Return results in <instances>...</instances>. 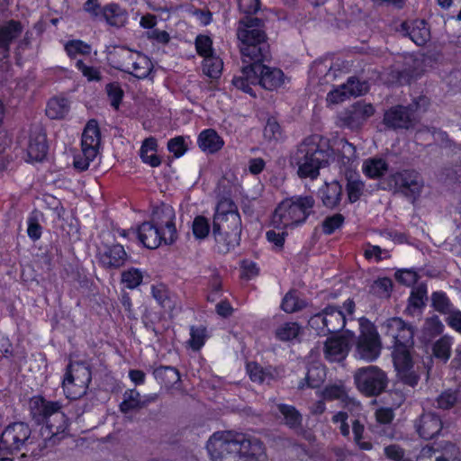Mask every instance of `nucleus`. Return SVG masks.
<instances>
[{
	"label": "nucleus",
	"instance_id": "obj_1",
	"mask_svg": "<svg viewBox=\"0 0 461 461\" xmlns=\"http://www.w3.org/2000/svg\"><path fill=\"white\" fill-rule=\"evenodd\" d=\"M357 158L355 147L344 139L329 140L321 135L305 138L291 158V164L297 167L301 178L315 179L320 170L331 163L339 167L351 166Z\"/></svg>",
	"mask_w": 461,
	"mask_h": 461
},
{
	"label": "nucleus",
	"instance_id": "obj_2",
	"mask_svg": "<svg viewBox=\"0 0 461 461\" xmlns=\"http://www.w3.org/2000/svg\"><path fill=\"white\" fill-rule=\"evenodd\" d=\"M237 36L240 41L242 56L255 61V69L258 75V85L267 90H275L288 81L281 69L266 66L261 62L268 55V45L260 20L247 18L241 21Z\"/></svg>",
	"mask_w": 461,
	"mask_h": 461
},
{
	"label": "nucleus",
	"instance_id": "obj_3",
	"mask_svg": "<svg viewBox=\"0 0 461 461\" xmlns=\"http://www.w3.org/2000/svg\"><path fill=\"white\" fill-rule=\"evenodd\" d=\"M212 461H265L263 444L257 438L230 431L213 433L206 443Z\"/></svg>",
	"mask_w": 461,
	"mask_h": 461
},
{
	"label": "nucleus",
	"instance_id": "obj_4",
	"mask_svg": "<svg viewBox=\"0 0 461 461\" xmlns=\"http://www.w3.org/2000/svg\"><path fill=\"white\" fill-rule=\"evenodd\" d=\"M176 213L167 204L155 208L150 220L138 228V237L148 249H154L162 244L169 245L177 239Z\"/></svg>",
	"mask_w": 461,
	"mask_h": 461
},
{
	"label": "nucleus",
	"instance_id": "obj_5",
	"mask_svg": "<svg viewBox=\"0 0 461 461\" xmlns=\"http://www.w3.org/2000/svg\"><path fill=\"white\" fill-rule=\"evenodd\" d=\"M212 233L220 252L226 253L239 245L241 219L237 206L230 199H222L216 205Z\"/></svg>",
	"mask_w": 461,
	"mask_h": 461
},
{
	"label": "nucleus",
	"instance_id": "obj_6",
	"mask_svg": "<svg viewBox=\"0 0 461 461\" xmlns=\"http://www.w3.org/2000/svg\"><path fill=\"white\" fill-rule=\"evenodd\" d=\"M314 205L312 196H294L282 201L271 220L275 229H294L303 224Z\"/></svg>",
	"mask_w": 461,
	"mask_h": 461
},
{
	"label": "nucleus",
	"instance_id": "obj_7",
	"mask_svg": "<svg viewBox=\"0 0 461 461\" xmlns=\"http://www.w3.org/2000/svg\"><path fill=\"white\" fill-rule=\"evenodd\" d=\"M359 322V335L355 344L354 355L366 362L375 361L381 354L382 342L375 325L365 318Z\"/></svg>",
	"mask_w": 461,
	"mask_h": 461
},
{
	"label": "nucleus",
	"instance_id": "obj_8",
	"mask_svg": "<svg viewBox=\"0 0 461 461\" xmlns=\"http://www.w3.org/2000/svg\"><path fill=\"white\" fill-rule=\"evenodd\" d=\"M91 380V373L82 363H71L62 382L67 398L76 400L83 396Z\"/></svg>",
	"mask_w": 461,
	"mask_h": 461
},
{
	"label": "nucleus",
	"instance_id": "obj_9",
	"mask_svg": "<svg viewBox=\"0 0 461 461\" xmlns=\"http://www.w3.org/2000/svg\"><path fill=\"white\" fill-rule=\"evenodd\" d=\"M354 381L358 391L366 396L380 394L387 385L384 372L375 366L357 369L354 374Z\"/></svg>",
	"mask_w": 461,
	"mask_h": 461
},
{
	"label": "nucleus",
	"instance_id": "obj_10",
	"mask_svg": "<svg viewBox=\"0 0 461 461\" xmlns=\"http://www.w3.org/2000/svg\"><path fill=\"white\" fill-rule=\"evenodd\" d=\"M33 439L31 438V429L23 422H15L9 425L2 433L0 449L6 452L31 450Z\"/></svg>",
	"mask_w": 461,
	"mask_h": 461
},
{
	"label": "nucleus",
	"instance_id": "obj_11",
	"mask_svg": "<svg viewBox=\"0 0 461 461\" xmlns=\"http://www.w3.org/2000/svg\"><path fill=\"white\" fill-rule=\"evenodd\" d=\"M389 185L415 198L420 194L423 183L417 172L402 170L390 176Z\"/></svg>",
	"mask_w": 461,
	"mask_h": 461
},
{
	"label": "nucleus",
	"instance_id": "obj_12",
	"mask_svg": "<svg viewBox=\"0 0 461 461\" xmlns=\"http://www.w3.org/2000/svg\"><path fill=\"white\" fill-rule=\"evenodd\" d=\"M68 422L66 415L59 411L52 412L41 429V435L45 445H54L67 435Z\"/></svg>",
	"mask_w": 461,
	"mask_h": 461
},
{
	"label": "nucleus",
	"instance_id": "obj_13",
	"mask_svg": "<svg viewBox=\"0 0 461 461\" xmlns=\"http://www.w3.org/2000/svg\"><path fill=\"white\" fill-rule=\"evenodd\" d=\"M354 311L355 303L351 299H348L343 303V310L334 306L326 307L322 312L327 331L336 332L342 330L346 321L353 315Z\"/></svg>",
	"mask_w": 461,
	"mask_h": 461
},
{
	"label": "nucleus",
	"instance_id": "obj_14",
	"mask_svg": "<svg viewBox=\"0 0 461 461\" xmlns=\"http://www.w3.org/2000/svg\"><path fill=\"white\" fill-rule=\"evenodd\" d=\"M383 328L384 329V335L391 339L393 348L412 344L413 330L402 319H388L384 323Z\"/></svg>",
	"mask_w": 461,
	"mask_h": 461
},
{
	"label": "nucleus",
	"instance_id": "obj_15",
	"mask_svg": "<svg viewBox=\"0 0 461 461\" xmlns=\"http://www.w3.org/2000/svg\"><path fill=\"white\" fill-rule=\"evenodd\" d=\"M410 346L393 348V359L398 376L406 384L413 386L418 377L412 370V361L409 352Z\"/></svg>",
	"mask_w": 461,
	"mask_h": 461
},
{
	"label": "nucleus",
	"instance_id": "obj_16",
	"mask_svg": "<svg viewBox=\"0 0 461 461\" xmlns=\"http://www.w3.org/2000/svg\"><path fill=\"white\" fill-rule=\"evenodd\" d=\"M368 91V86L366 82H360L355 77H350L346 84L339 86L329 92L327 95L328 104H338L350 96L364 95Z\"/></svg>",
	"mask_w": 461,
	"mask_h": 461
},
{
	"label": "nucleus",
	"instance_id": "obj_17",
	"mask_svg": "<svg viewBox=\"0 0 461 461\" xmlns=\"http://www.w3.org/2000/svg\"><path fill=\"white\" fill-rule=\"evenodd\" d=\"M124 59V70L137 78L148 77L153 69L151 60L146 55L138 51H127Z\"/></svg>",
	"mask_w": 461,
	"mask_h": 461
},
{
	"label": "nucleus",
	"instance_id": "obj_18",
	"mask_svg": "<svg viewBox=\"0 0 461 461\" xmlns=\"http://www.w3.org/2000/svg\"><path fill=\"white\" fill-rule=\"evenodd\" d=\"M127 253L122 245L104 246L99 249L98 260L105 268H118L127 260Z\"/></svg>",
	"mask_w": 461,
	"mask_h": 461
},
{
	"label": "nucleus",
	"instance_id": "obj_19",
	"mask_svg": "<svg viewBox=\"0 0 461 461\" xmlns=\"http://www.w3.org/2000/svg\"><path fill=\"white\" fill-rule=\"evenodd\" d=\"M345 337L329 339L324 347L325 357L330 362H340L346 358L348 353V339H352L354 334L350 331L346 332Z\"/></svg>",
	"mask_w": 461,
	"mask_h": 461
},
{
	"label": "nucleus",
	"instance_id": "obj_20",
	"mask_svg": "<svg viewBox=\"0 0 461 461\" xmlns=\"http://www.w3.org/2000/svg\"><path fill=\"white\" fill-rule=\"evenodd\" d=\"M100 131L95 121H89L82 133V151L86 152L89 157H96L100 146Z\"/></svg>",
	"mask_w": 461,
	"mask_h": 461
},
{
	"label": "nucleus",
	"instance_id": "obj_21",
	"mask_svg": "<svg viewBox=\"0 0 461 461\" xmlns=\"http://www.w3.org/2000/svg\"><path fill=\"white\" fill-rule=\"evenodd\" d=\"M414 120L411 108L397 106L388 110L384 114V123L393 128H409Z\"/></svg>",
	"mask_w": 461,
	"mask_h": 461
},
{
	"label": "nucleus",
	"instance_id": "obj_22",
	"mask_svg": "<svg viewBox=\"0 0 461 461\" xmlns=\"http://www.w3.org/2000/svg\"><path fill=\"white\" fill-rule=\"evenodd\" d=\"M417 431L424 439H430L437 436L442 429L441 419L435 413H424L420 418Z\"/></svg>",
	"mask_w": 461,
	"mask_h": 461
},
{
	"label": "nucleus",
	"instance_id": "obj_23",
	"mask_svg": "<svg viewBox=\"0 0 461 461\" xmlns=\"http://www.w3.org/2000/svg\"><path fill=\"white\" fill-rule=\"evenodd\" d=\"M157 398L158 395L155 393L141 396L138 391L129 390L123 395L120 409L122 412L127 413L143 408L147 404L155 402Z\"/></svg>",
	"mask_w": 461,
	"mask_h": 461
},
{
	"label": "nucleus",
	"instance_id": "obj_24",
	"mask_svg": "<svg viewBox=\"0 0 461 461\" xmlns=\"http://www.w3.org/2000/svg\"><path fill=\"white\" fill-rule=\"evenodd\" d=\"M258 75L255 69V61H252L251 65L242 68L240 75L233 78L232 84L236 88L254 95L252 86L258 85Z\"/></svg>",
	"mask_w": 461,
	"mask_h": 461
},
{
	"label": "nucleus",
	"instance_id": "obj_25",
	"mask_svg": "<svg viewBox=\"0 0 461 461\" xmlns=\"http://www.w3.org/2000/svg\"><path fill=\"white\" fill-rule=\"evenodd\" d=\"M199 148L206 153H215L224 146L222 138L212 129L201 131L197 139Z\"/></svg>",
	"mask_w": 461,
	"mask_h": 461
},
{
	"label": "nucleus",
	"instance_id": "obj_26",
	"mask_svg": "<svg viewBox=\"0 0 461 461\" xmlns=\"http://www.w3.org/2000/svg\"><path fill=\"white\" fill-rule=\"evenodd\" d=\"M108 24L120 27L126 23L128 14L126 10L122 8L118 4H108L102 8V16Z\"/></svg>",
	"mask_w": 461,
	"mask_h": 461
},
{
	"label": "nucleus",
	"instance_id": "obj_27",
	"mask_svg": "<svg viewBox=\"0 0 461 461\" xmlns=\"http://www.w3.org/2000/svg\"><path fill=\"white\" fill-rule=\"evenodd\" d=\"M22 32V26L18 22L10 21L0 27V53L8 50L9 44Z\"/></svg>",
	"mask_w": 461,
	"mask_h": 461
},
{
	"label": "nucleus",
	"instance_id": "obj_28",
	"mask_svg": "<svg viewBox=\"0 0 461 461\" xmlns=\"http://www.w3.org/2000/svg\"><path fill=\"white\" fill-rule=\"evenodd\" d=\"M454 448V446L449 443H446L441 449L426 446L420 450L417 461H447L448 454Z\"/></svg>",
	"mask_w": 461,
	"mask_h": 461
},
{
	"label": "nucleus",
	"instance_id": "obj_29",
	"mask_svg": "<svg viewBox=\"0 0 461 461\" xmlns=\"http://www.w3.org/2000/svg\"><path fill=\"white\" fill-rule=\"evenodd\" d=\"M342 186L338 181L326 184L321 190L320 194L322 203L329 208L337 206L340 201Z\"/></svg>",
	"mask_w": 461,
	"mask_h": 461
},
{
	"label": "nucleus",
	"instance_id": "obj_30",
	"mask_svg": "<svg viewBox=\"0 0 461 461\" xmlns=\"http://www.w3.org/2000/svg\"><path fill=\"white\" fill-rule=\"evenodd\" d=\"M30 409L34 417L47 418L59 410L60 406L58 402H46L41 396H34L30 401Z\"/></svg>",
	"mask_w": 461,
	"mask_h": 461
},
{
	"label": "nucleus",
	"instance_id": "obj_31",
	"mask_svg": "<svg viewBox=\"0 0 461 461\" xmlns=\"http://www.w3.org/2000/svg\"><path fill=\"white\" fill-rule=\"evenodd\" d=\"M28 157L32 161H41L47 154L46 138L43 134L39 133L31 137L27 148Z\"/></svg>",
	"mask_w": 461,
	"mask_h": 461
},
{
	"label": "nucleus",
	"instance_id": "obj_32",
	"mask_svg": "<svg viewBox=\"0 0 461 461\" xmlns=\"http://www.w3.org/2000/svg\"><path fill=\"white\" fill-rule=\"evenodd\" d=\"M153 375L167 389L174 388L180 382L179 372L174 367L160 366L154 370Z\"/></svg>",
	"mask_w": 461,
	"mask_h": 461
},
{
	"label": "nucleus",
	"instance_id": "obj_33",
	"mask_svg": "<svg viewBox=\"0 0 461 461\" xmlns=\"http://www.w3.org/2000/svg\"><path fill=\"white\" fill-rule=\"evenodd\" d=\"M157 140L154 138L146 139L140 149V155L142 161L151 167H158L161 163L157 156Z\"/></svg>",
	"mask_w": 461,
	"mask_h": 461
},
{
	"label": "nucleus",
	"instance_id": "obj_34",
	"mask_svg": "<svg viewBox=\"0 0 461 461\" xmlns=\"http://www.w3.org/2000/svg\"><path fill=\"white\" fill-rule=\"evenodd\" d=\"M273 411H277L280 414L279 418H282L285 424L290 428H296L302 422V416L294 406L278 403Z\"/></svg>",
	"mask_w": 461,
	"mask_h": 461
},
{
	"label": "nucleus",
	"instance_id": "obj_35",
	"mask_svg": "<svg viewBox=\"0 0 461 461\" xmlns=\"http://www.w3.org/2000/svg\"><path fill=\"white\" fill-rule=\"evenodd\" d=\"M69 111L68 100L62 97H55L49 101L46 114L50 119H61Z\"/></svg>",
	"mask_w": 461,
	"mask_h": 461
},
{
	"label": "nucleus",
	"instance_id": "obj_36",
	"mask_svg": "<svg viewBox=\"0 0 461 461\" xmlns=\"http://www.w3.org/2000/svg\"><path fill=\"white\" fill-rule=\"evenodd\" d=\"M409 35L414 43L422 46L429 40L430 32L423 20H416L411 23Z\"/></svg>",
	"mask_w": 461,
	"mask_h": 461
},
{
	"label": "nucleus",
	"instance_id": "obj_37",
	"mask_svg": "<svg viewBox=\"0 0 461 461\" xmlns=\"http://www.w3.org/2000/svg\"><path fill=\"white\" fill-rule=\"evenodd\" d=\"M374 113L375 109L372 104L361 102L357 103L352 107L351 115L348 117L347 123L353 126L366 120L372 116Z\"/></svg>",
	"mask_w": 461,
	"mask_h": 461
},
{
	"label": "nucleus",
	"instance_id": "obj_38",
	"mask_svg": "<svg viewBox=\"0 0 461 461\" xmlns=\"http://www.w3.org/2000/svg\"><path fill=\"white\" fill-rule=\"evenodd\" d=\"M362 170L366 176L377 178L387 170V164L383 158H368L364 161Z\"/></svg>",
	"mask_w": 461,
	"mask_h": 461
},
{
	"label": "nucleus",
	"instance_id": "obj_39",
	"mask_svg": "<svg viewBox=\"0 0 461 461\" xmlns=\"http://www.w3.org/2000/svg\"><path fill=\"white\" fill-rule=\"evenodd\" d=\"M222 68V59L216 53L203 59V71L207 77L211 78L220 77Z\"/></svg>",
	"mask_w": 461,
	"mask_h": 461
},
{
	"label": "nucleus",
	"instance_id": "obj_40",
	"mask_svg": "<svg viewBox=\"0 0 461 461\" xmlns=\"http://www.w3.org/2000/svg\"><path fill=\"white\" fill-rule=\"evenodd\" d=\"M247 373L249 378L256 383L261 384L269 382L273 378L272 368H263L257 363H248Z\"/></svg>",
	"mask_w": 461,
	"mask_h": 461
},
{
	"label": "nucleus",
	"instance_id": "obj_41",
	"mask_svg": "<svg viewBox=\"0 0 461 461\" xmlns=\"http://www.w3.org/2000/svg\"><path fill=\"white\" fill-rule=\"evenodd\" d=\"M301 330L302 327L297 322H286L276 329V336L282 341H289L296 339Z\"/></svg>",
	"mask_w": 461,
	"mask_h": 461
},
{
	"label": "nucleus",
	"instance_id": "obj_42",
	"mask_svg": "<svg viewBox=\"0 0 461 461\" xmlns=\"http://www.w3.org/2000/svg\"><path fill=\"white\" fill-rule=\"evenodd\" d=\"M306 304V302L300 299L295 292L291 291L285 295L281 307L285 312L293 313L303 309Z\"/></svg>",
	"mask_w": 461,
	"mask_h": 461
},
{
	"label": "nucleus",
	"instance_id": "obj_43",
	"mask_svg": "<svg viewBox=\"0 0 461 461\" xmlns=\"http://www.w3.org/2000/svg\"><path fill=\"white\" fill-rule=\"evenodd\" d=\"M152 295L156 301L167 312H171L175 307L174 300L169 296L167 288L162 285L152 286Z\"/></svg>",
	"mask_w": 461,
	"mask_h": 461
},
{
	"label": "nucleus",
	"instance_id": "obj_44",
	"mask_svg": "<svg viewBox=\"0 0 461 461\" xmlns=\"http://www.w3.org/2000/svg\"><path fill=\"white\" fill-rule=\"evenodd\" d=\"M211 231V224L208 218L198 215L194 217L192 223V232L195 239L204 240Z\"/></svg>",
	"mask_w": 461,
	"mask_h": 461
},
{
	"label": "nucleus",
	"instance_id": "obj_45",
	"mask_svg": "<svg viewBox=\"0 0 461 461\" xmlns=\"http://www.w3.org/2000/svg\"><path fill=\"white\" fill-rule=\"evenodd\" d=\"M326 371L321 364H314L309 367L306 382L310 387H318L325 379Z\"/></svg>",
	"mask_w": 461,
	"mask_h": 461
},
{
	"label": "nucleus",
	"instance_id": "obj_46",
	"mask_svg": "<svg viewBox=\"0 0 461 461\" xmlns=\"http://www.w3.org/2000/svg\"><path fill=\"white\" fill-rule=\"evenodd\" d=\"M431 303L436 311L446 315L454 310L449 299L443 292H434L431 294Z\"/></svg>",
	"mask_w": 461,
	"mask_h": 461
},
{
	"label": "nucleus",
	"instance_id": "obj_47",
	"mask_svg": "<svg viewBox=\"0 0 461 461\" xmlns=\"http://www.w3.org/2000/svg\"><path fill=\"white\" fill-rule=\"evenodd\" d=\"M453 340L451 337L444 336L440 338L433 347L434 356L444 361H447L450 357L451 347Z\"/></svg>",
	"mask_w": 461,
	"mask_h": 461
},
{
	"label": "nucleus",
	"instance_id": "obj_48",
	"mask_svg": "<svg viewBox=\"0 0 461 461\" xmlns=\"http://www.w3.org/2000/svg\"><path fill=\"white\" fill-rule=\"evenodd\" d=\"M143 273L138 268H129L122 274V283L129 289H134L140 285Z\"/></svg>",
	"mask_w": 461,
	"mask_h": 461
},
{
	"label": "nucleus",
	"instance_id": "obj_49",
	"mask_svg": "<svg viewBox=\"0 0 461 461\" xmlns=\"http://www.w3.org/2000/svg\"><path fill=\"white\" fill-rule=\"evenodd\" d=\"M392 287L393 283L390 278H378L372 284L370 292L377 297L387 298L390 296Z\"/></svg>",
	"mask_w": 461,
	"mask_h": 461
},
{
	"label": "nucleus",
	"instance_id": "obj_50",
	"mask_svg": "<svg viewBox=\"0 0 461 461\" xmlns=\"http://www.w3.org/2000/svg\"><path fill=\"white\" fill-rule=\"evenodd\" d=\"M426 297L427 288L425 285H421L415 287L411 293L408 309L410 311L412 309H421L425 304Z\"/></svg>",
	"mask_w": 461,
	"mask_h": 461
},
{
	"label": "nucleus",
	"instance_id": "obj_51",
	"mask_svg": "<svg viewBox=\"0 0 461 461\" xmlns=\"http://www.w3.org/2000/svg\"><path fill=\"white\" fill-rule=\"evenodd\" d=\"M363 183L359 179V176L357 175L350 174V176L348 178V185H347V190H348V196L351 203L356 202L359 199L362 190H363Z\"/></svg>",
	"mask_w": 461,
	"mask_h": 461
},
{
	"label": "nucleus",
	"instance_id": "obj_52",
	"mask_svg": "<svg viewBox=\"0 0 461 461\" xmlns=\"http://www.w3.org/2000/svg\"><path fill=\"white\" fill-rule=\"evenodd\" d=\"M206 330L205 328L200 327H192L190 330V339L188 344L190 348L194 350H199L206 340Z\"/></svg>",
	"mask_w": 461,
	"mask_h": 461
},
{
	"label": "nucleus",
	"instance_id": "obj_53",
	"mask_svg": "<svg viewBox=\"0 0 461 461\" xmlns=\"http://www.w3.org/2000/svg\"><path fill=\"white\" fill-rule=\"evenodd\" d=\"M65 50L70 58H77L79 55H87L91 51L88 44L82 41L74 40L65 45Z\"/></svg>",
	"mask_w": 461,
	"mask_h": 461
},
{
	"label": "nucleus",
	"instance_id": "obj_54",
	"mask_svg": "<svg viewBox=\"0 0 461 461\" xmlns=\"http://www.w3.org/2000/svg\"><path fill=\"white\" fill-rule=\"evenodd\" d=\"M108 99L114 109H118L123 97V90L118 83H110L105 87Z\"/></svg>",
	"mask_w": 461,
	"mask_h": 461
},
{
	"label": "nucleus",
	"instance_id": "obj_55",
	"mask_svg": "<svg viewBox=\"0 0 461 461\" xmlns=\"http://www.w3.org/2000/svg\"><path fill=\"white\" fill-rule=\"evenodd\" d=\"M351 427L352 433L354 435V440L358 445V447L363 450H370L372 448V445L369 442L363 441V434L365 431V427L359 421L356 420H351Z\"/></svg>",
	"mask_w": 461,
	"mask_h": 461
},
{
	"label": "nucleus",
	"instance_id": "obj_56",
	"mask_svg": "<svg viewBox=\"0 0 461 461\" xmlns=\"http://www.w3.org/2000/svg\"><path fill=\"white\" fill-rule=\"evenodd\" d=\"M195 47L198 54L203 59L215 53L212 49V41L211 38L205 35H199L196 37Z\"/></svg>",
	"mask_w": 461,
	"mask_h": 461
},
{
	"label": "nucleus",
	"instance_id": "obj_57",
	"mask_svg": "<svg viewBox=\"0 0 461 461\" xmlns=\"http://www.w3.org/2000/svg\"><path fill=\"white\" fill-rule=\"evenodd\" d=\"M348 416L345 411H339L332 417V422L336 424L344 437H348L350 434V427L348 424Z\"/></svg>",
	"mask_w": 461,
	"mask_h": 461
},
{
	"label": "nucleus",
	"instance_id": "obj_58",
	"mask_svg": "<svg viewBox=\"0 0 461 461\" xmlns=\"http://www.w3.org/2000/svg\"><path fill=\"white\" fill-rule=\"evenodd\" d=\"M344 221V218L341 214H334L325 219L322 223L323 232L326 234L333 233L339 229Z\"/></svg>",
	"mask_w": 461,
	"mask_h": 461
},
{
	"label": "nucleus",
	"instance_id": "obj_59",
	"mask_svg": "<svg viewBox=\"0 0 461 461\" xmlns=\"http://www.w3.org/2000/svg\"><path fill=\"white\" fill-rule=\"evenodd\" d=\"M264 137L268 140H277L280 135V126L275 119H268L264 128Z\"/></svg>",
	"mask_w": 461,
	"mask_h": 461
},
{
	"label": "nucleus",
	"instance_id": "obj_60",
	"mask_svg": "<svg viewBox=\"0 0 461 461\" xmlns=\"http://www.w3.org/2000/svg\"><path fill=\"white\" fill-rule=\"evenodd\" d=\"M443 329L444 325L438 316H432L425 321L424 330L430 336L441 333Z\"/></svg>",
	"mask_w": 461,
	"mask_h": 461
},
{
	"label": "nucleus",
	"instance_id": "obj_61",
	"mask_svg": "<svg viewBox=\"0 0 461 461\" xmlns=\"http://www.w3.org/2000/svg\"><path fill=\"white\" fill-rule=\"evenodd\" d=\"M323 398L327 400L341 399L347 397L346 389L342 385H331L323 391Z\"/></svg>",
	"mask_w": 461,
	"mask_h": 461
},
{
	"label": "nucleus",
	"instance_id": "obj_62",
	"mask_svg": "<svg viewBox=\"0 0 461 461\" xmlns=\"http://www.w3.org/2000/svg\"><path fill=\"white\" fill-rule=\"evenodd\" d=\"M168 150L173 153L176 158H179L186 151V145L182 137H176L170 140L167 143Z\"/></svg>",
	"mask_w": 461,
	"mask_h": 461
},
{
	"label": "nucleus",
	"instance_id": "obj_63",
	"mask_svg": "<svg viewBox=\"0 0 461 461\" xmlns=\"http://www.w3.org/2000/svg\"><path fill=\"white\" fill-rule=\"evenodd\" d=\"M283 230H271L267 232V239L269 242L273 243L277 248H282L285 242L287 231Z\"/></svg>",
	"mask_w": 461,
	"mask_h": 461
},
{
	"label": "nucleus",
	"instance_id": "obj_64",
	"mask_svg": "<svg viewBox=\"0 0 461 461\" xmlns=\"http://www.w3.org/2000/svg\"><path fill=\"white\" fill-rule=\"evenodd\" d=\"M446 322L454 330L461 333V311L454 309L447 315Z\"/></svg>",
	"mask_w": 461,
	"mask_h": 461
}]
</instances>
